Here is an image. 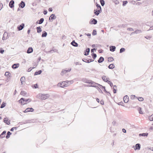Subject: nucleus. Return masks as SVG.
Instances as JSON below:
<instances>
[{
    "instance_id": "nucleus-27",
    "label": "nucleus",
    "mask_w": 153,
    "mask_h": 153,
    "mask_svg": "<svg viewBox=\"0 0 153 153\" xmlns=\"http://www.w3.org/2000/svg\"><path fill=\"white\" fill-rule=\"evenodd\" d=\"M47 33L45 31H44L42 32V37H45L47 36Z\"/></svg>"
},
{
    "instance_id": "nucleus-2",
    "label": "nucleus",
    "mask_w": 153,
    "mask_h": 153,
    "mask_svg": "<svg viewBox=\"0 0 153 153\" xmlns=\"http://www.w3.org/2000/svg\"><path fill=\"white\" fill-rule=\"evenodd\" d=\"M50 96L49 94H39L37 95L38 98L41 100H45L49 98Z\"/></svg>"
},
{
    "instance_id": "nucleus-45",
    "label": "nucleus",
    "mask_w": 153,
    "mask_h": 153,
    "mask_svg": "<svg viewBox=\"0 0 153 153\" xmlns=\"http://www.w3.org/2000/svg\"><path fill=\"white\" fill-rule=\"evenodd\" d=\"M128 3L127 1H123V6H125L126 5V4Z\"/></svg>"
},
{
    "instance_id": "nucleus-60",
    "label": "nucleus",
    "mask_w": 153,
    "mask_h": 153,
    "mask_svg": "<svg viewBox=\"0 0 153 153\" xmlns=\"http://www.w3.org/2000/svg\"><path fill=\"white\" fill-rule=\"evenodd\" d=\"M48 10L50 12H52L53 10L51 8H49L48 9Z\"/></svg>"
},
{
    "instance_id": "nucleus-55",
    "label": "nucleus",
    "mask_w": 153,
    "mask_h": 153,
    "mask_svg": "<svg viewBox=\"0 0 153 153\" xmlns=\"http://www.w3.org/2000/svg\"><path fill=\"white\" fill-rule=\"evenodd\" d=\"M135 96L134 95H131V99H133L135 97Z\"/></svg>"
},
{
    "instance_id": "nucleus-11",
    "label": "nucleus",
    "mask_w": 153,
    "mask_h": 153,
    "mask_svg": "<svg viewBox=\"0 0 153 153\" xmlns=\"http://www.w3.org/2000/svg\"><path fill=\"white\" fill-rule=\"evenodd\" d=\"M33 49L32 47H29L27 49V53H30L33 52Z\"/></svg>"
},
{
    "instance_id": "nucleus-19",
    "label": "nucleus",
    "mask_w": 153,
    "mask_h": 153,
    "mask_svg": "<svg viewBox=\"0 0 153 153\" xmlns=\"http://www.w3.org/2000/svg\"><path fill=\"white\" fill-rule=\"evenodd\" d=\"M116 49V47L115 46H112L110 47V50L112 52L114 51Z\"/></svg>"
},
{
    "instance_id": "nucleus-46",
    "label": "nucleus",
    "mask_w": 153,
    "mask_h": 153,
    "mask_svg": "<svg viewBox=\"0 0 153 153\" xmlns=\"http://www.w3.org/2000/svg\"><path fill=\"white\" fill-rule=\"evenodd\" d=\"M115 3V4H117L119 3V1L117 0H112Z\"/></svg>"
},
{
    "instance_id": "nucleus-64",
    "label": "nucleus",
    "mask_w": 153,
    "mask_h": 153,
    "mask_svg": "<svg viewBox=\"0 0 153 153\" xmlns=\"http://www.w3.org/2000/svg\"><path fill=\"white\" fill-rule=\"evenodd\" d=\"M47 13V11L46 10H45L44 12V15H46Z\"/></svg>"
},
{
    "instance_id": "nucleus-40",
    "label": "nucleus",
    "mask_w": 153,
    "mask_h": 153,
    "mask_svg": "<svg viewBox=\"0 0 153 153\" xmlns=\"http://www.w3.org/2000/svg\"><path fill=\"white\" fill-rule=\"evenodd\" d=\"M95 84H96V83H95L94 82H93V81H92V82L91 83V85H91V86H91V87H96V86L95 85H95Z\"/></svg>"
},
{
    "instance_id": "nucleus-32",
    "label": "nucleus",
    "mask_w": 153,
    "mask_h": 153,
    "mask_svg": "<svg viewBox=\"0 0 153 153\" xmlns=\"http://www.w3.org/2000/svg\"><path fill=\"white\" fill-rule=\"evenodd\" d=\"M31 99H27V100H24V102L26 103V104L27 103H28L29 102H30L31 101Z\"/></svg>"
},
{
    "instance_id": "nucleus-5",
    "label": "nucleus",
    "mask_w": 153,
    "mask_h": 153,
    "mask_svg": "<svg viewBox=\"0 0 153 153\" xmlns=\"http://www.w3.org/2000/svg\"><path fill=\"white\" fill-rule=\"evenodd\" d=\"M14 1L13 0H11L10 1V3H9V5L10 7L11 8H13L14 7Z\"/></svg>"
},
{
    "instance_id": "nucleus-1",
    "label": "nucleus",
    "mask_w": 153,
    "mask_h": 153,
    "mask_svg": "<svg viewBox=\"0 0 153 153\" xmlns=\"http://www.w3.org/2000/svg\"><path fill=\"white\" fill-rule=\"evenodd\" d=\"M73 82V81L72 80L63 81L62 83H58L57 85L58 86L62 88H64L67 87L69 85L72 84Z\"/></svg>"
},
{
    "instance_id": "nucleus-26",
    "label": "nucleus",
    "mask_w": 153,
    "mask_h": 153,
    "mask_svg": "<svg viewBox=\"0 0 153 153\" xmlns=\"http://www.w3.org/2000/svg\"><path fill=\"white\" fill-rule=\"evenodd\" d=\"M7 33L6 32H5L4 33L3 37H2V39L3 40H6L7 39V38H5V36H7Z\"/></svg>"
},
{
    "instance_id": "nucleus-31",
    "label": "nucleus",
    "mask_w": 153,
    "mask_h": 153,
    "mask_svg": "<svg viewBox=\"0 0 153 153\" xmlns=\"http://www.w3.org/2000/svg\"><path fill=\"white\" fill-rule=\"evenodd\" d=\"M42 71L41 70H39L38 71H36L34 74V75H37L41 73Z\"/></svg>"
},
{
    "instance_id": "nucleus-35",
    "label": "nucleus",
    "mask_w": 153,
    "mask_h": 153,
    "mask_svg": "<svg viewBox=\"0 0 153 153\" xmlns=\"http://www.w3.org/2000/svg\"><path fill=\"white\" fill-rule=\"evenodd\" d=\"M100 2L102 6H103L104 5L105 3L104 0H100Z\"/></svg>"
},
{
    "instance_id": "nucleus-43",
    "label": "nucleus",
    "mask_w": 153,
    "mask_h": 153,
    "mask_svg": "<svg viewBox=\"0 0 153 153\" xmlns=\"http://www.w3.org/2000/svg\"><path fill=\"white\" fill-rule=\"evenodd\" d=\"M5 106V104L4 103V102H3L2 104L1 105L0 108H4Z\"/></svg>"
},
{
    "instance_id": "nucleus-15",
    "label": "nucleus",
    "mask_w": 153,
    "mask_h": 153,
    "mask_svg": "<svg viewBox=\"0 0 153 153\" xmlns=\"http://www.w3.org/2000/svg\"><path fill=\"white\" fill-rule=\"evenodd\" d=\"M90 23L95 25L97 23V21L95 19H93L92 20H91L90 22Z\"/></svg>"
},
{
    "instance_id": "nucleus-54",
    "label": "nucleus",
    "mask_w": 153,
    "mask_h": 153,
    "mask_svg": "<svg viewBox=\"0 0 153 153\" xmlns=\"http://www.w3.org/2000/svg\"><path fill=\"white\" fill-rule=\"evenodd\" d=\"M97 84L98 85H99V86H100V88H104V89H105V87H104V86H102V85H100V84Z\"/></svg>"
},
{
    "instance_id": "nucleus-10",
    "label": "nucleus",
    "mask_w": 153,
    "mask_h": 153,
    "mask_svg": "<svg viewBox=\"0 0 153 153\" xmlns=\"http://www.w3.org/2000/svg\"><path fill=\"white\" fill-rule=\"evenodd\" d=\"M25 2L23 1H21L19 4V7H21V8H23L25 7Z\"/></svg>"
},
{
    "instance_id": "nucleus-12",
    "label": "nucleus",
    "mask_w": 153,
    "mask_h": 153,
    "mask_svg": "<svg viewBox=\"0 0 153 153\" xmlns=\"http://www.w3.org/2000/svg\"><path fill=\"white\" fill-rule=\"evenodd\" d=\"M140 144L137 143L135 145V150H139L140 149Z\"/></svg>"
},
{
    "instance_id": "nucleus-52",
    "label": "nucleus",
    "mask_w": 153,
    "mask_h": 153,
    "mask_svg": "<svg viewBox=\"0 0 153 153\" xmlns=\"http://www.w3.org/2000/svg\"><path fill=\"white\" fill-rule=\"evenodd\" d=\"M108 59H109V60H110V61H113L114 60V59L113 57H109L108 58Z\"/></svg>"
},
{
    "instance_id": "nucleus-14",
    "label": "nucleus",
    "mask_w": 153,
    "mask_h": 153,
    "mask_svg": "<svg viewBox=\"0 0 153 153\" xmlns=\"http://www.w3.org/2000/svg\"><path fill=\"white\" fill-rule=\"evenodd\" d=\"M102 79L104 81L106 82L109 79V78L106 76H103L102 77Z\"/></svg>"
},
{
    "instance_id": "nucleus-63",
    "label": "nucleus",
    "mask_w": 153,
    "mask_h": 153,
    "mask_svg": "<svg viewBox=\"0 0 153 153\" xmlns=\"http://www.w3.org/2000/svg\"><path fill=\"white\" fill-rule=\"evenodd\" d=\"M85 34L86 35H87L88 36H91V34H90V33H88V34H87L86 33H85Z\"/></svg>"
},
{
    "instance_id": "nucleus-50",
    "label": "nucleus",
    "mask_w": 153,
    "mask_h": 153,
    "mask_svg": "<svg viewBox=\"0 0 153 153\" xmlns=\"http://www.w3.org/2000/svg\"><path fill=\"white\" fill-rule=\"evenodd\" d=\"M17 127H13L11 129L10 131H13L14 129H17Z\"/></svg>"
},
{
    "instance_id": "nucleus-44",
    "label": "nucleus",
    "mask_w": 153,
    "mask_h": 153,
    "mask_svg": "<svg viewBox=\"0 0 153 153\" xmlns=\"http://www.w3.org/2000/svg\"><path fill=\"white\" fill-rule=\"evenodd\" d=\"M92 81L90 80H87L85 82L89 83L91 85Z\"/></svg>"
},
{
    "instance_id": "nucleus-48",
    "label": "nucleus",
    "mask_w": 153,
    "mask_h": 153,
    "mask_svg": "<svg viewBox=\"0 0 153 153\" xmlns=\"http://www.w3.org/2000/svg\"><path fill=\"white\" fill-rule=\"evenodd\" d=\"M138 100L139 101H142L143 100V98L142 97H139L138 98Z\"/></svg>"
},
{
    "instance_id": "nucleus-25",
    "label": "nucleus",
    "mask_w": 153,
    "mask_h": 153,
    "mask_svg": "<svg viewBox=\"0 0 153 153\" xmlns=\"http://www.w3.org/2000/svg\"><path fill=\"white\" fill-rule=\"evenodd\" d=\"M114 67L115 65L113 64H110L108 67V68L110 69H112L114 68Z\"/></svg>"
},
{
    "instance_id": "nucleus-29",
    "label": "nucleus",
    "mask_w": 153,
    "mask_h": 153,
    "mask_svg": "<svg viewBox=\"0 0 153 153\" xmlns=\"http://www.w3.org/2000/svg\"><path fill=\"white\" fill-rule=\"evenodd\" d=\"M86 61H85V62H87V63H89L91 62H93L94 61V60L93 59H85Z\"/></svg>"
},
{
    "instance_id": "nucleus-17",
    "label": "nucleus",
    "mask_w": 153,
    "mask_h": 153,
    "mask_svg": "<svg viewBox=\"0 0 153 153\" xmlns=\"http://www.w3.org/2000/svg\"><path fill=\"white\" fill-rule=\"evenodd\" d=\"M20 94L22 95L23 96H28V94H27V93L24 91H21L20 93Z\"/></svg>"
},
{
    "instance_id": "nucleus-9",
    "label": "nucleus",
    "mask_w": 153,
    "mask_h": 153,
    "mask_svg": "<svg viewBox=\"0 0 153 153\" xmlns=\"http://www.w3.org/2000/svg\"><path fill=\"white\" fill-rule=\"evenodd\" d=\"M142 33V31L140 30H137L135 31L132 32L131 34H134L136 33V34H140Z\"/></svg>"
},
{
    "instance_id": "nucleus-7",
    "label": "nucleus",
    "mask_w": 153,
    "mask_h": 153,
    "mask_svg": "<svg viewBox=\"0 0 153 153\" xmlns=\"http://www.w3.org/2000/svg\"><path fill=\"white\" fill-rule=\"evenodd\" d=\"M71 70V68L68 70H63L61 72V74L62 75H63L64 74H65L66 73L70 71Z\"/></svg>"
},
{
    "instance_id": "nucleus-61",
    "label": "nucleus",
    "mask_w": 153,
    "mask_h": 153,
    "mask_svg": "<svg viewBox=\"0 0 153 153\" xmlns=\"http://www.w3.org/2000/svg\"><path fill=\"white\" fill-rule=\"evenodd\" d=\"M122 131L123 132L125 133L126 132V130L125 129L123 128L122 129Z\"/></svg>"
},
{
    "instance_id": "nucleus-37",
    "label": "nucleus",
    "mask_w": 153,
    "mask_h": 153,
    "mask_svg": "<svg viewBox=\"0 0 153 153\" xmlns=\"http://www.w3.org/2000/svg\"><path fill=\"white\" fill-rule=\"evenodd\" d=\"M91 56L94 59H95L97 57V55L95 53H92L91 54Z\"/></svg>"
},
{
    "instance_id": "nucleus-3",
    "label": "nucleus",
    "mask_w": 153,
    "mask_h": 153,
    "mask_svg": "<svg viewBox=\"0 0 153 153\" xmlns=\"http://www.w3.org/2000/svg\"><path fill=\"white\" fill-rule=\"evenodd\" d=\"M34 111L33 109L32 108H28L24 111V112H27L30 111L33 112Z\"/></svg>"
},
{
    "instance_id": "nucleus-16",
    "label": "nucleus",
    "mask_w": 153,
    "mask_h": 153,
    "mask_svg": "<svg viewBox=\"0 0 153 153\" xmlns=\"http://www.w3.org/2000/svg\"><path fill=\"white\" fill-rule=\"evenodd\" d=\"M6 132L5 131H4L0 135V137L1 138H3L5 137Z\"/></svg>"
},
{
    "instance_id": "nucleus-53",
    "label": "nucleus",
    "mask_w": 153,
    "mask_h": 153,
    "mask_svg": "<svg viewBox=\"0 0 153 153\" xmlns=\"http://www.w3.org/2000/svg\"><path fill=\"white\" fill-rule=\"evenodd\" d=\"M34 87L35 88H38V87L37 84H34Z\"/></svg>"
},
{
    "instance_id": "nucleus-51",
    "label": "nucleus",
    "mask_w": 153,
    "mask_h": 153,
    "mask_svg": "<svg viewBox=\"0 0 153 153\" xmlns=\"http://www.w3.org/2000/svg\"><path fill=\"white\" fill-rule=\"evenodd\" d=\"M35 68V67H30V68H29L28 69V71H31L32 69H33V68Z\"/></svg>"
},
{
    "instance_id": "nucleus-58",
    "label": "nucleus",
    "mask_w": 153,
    "mask_h": 153,
    "mask_svg": "<svg viewBox=\"0 0 153 153\" xmlns=\"http://www.w3.org/2000/svg\"><path fill=\"white\" fill-rule=\"evenodd\" d=\"M9 73L8 72H6L5 73V75L7 76L9 75Z\"/></svg>"
},
{
    "instance_id": "nucleus-36",
    "label": "nucleus",
    "mask_w": 153,
    "mask_h": 153,
    "mask_svg": "<svg viewBox=\"0 0 153 153\" xmlns=\"http://www.w3.org/2000/svg\"><path fill=\"white\" fill-rule=\"evenodd\" d=\"M44 21V19L43 18H42L41 19H40V20H39V24H42L43 21Z\"/></svg>"
},
{
    "instance_id": "nucleus-62",
    "label": "nucleus",
    "mask_w": 153,
    "mask_h": 153,
    "mask_svg": "<svg viewBox=\"0 0 153 153\" xmlns=\"http://www.w3.org/2000/svg\"><path fill=\"white\" fill-rule=\"evenodd\" d=\"M96 6L97 7H101L100 5H99L97 4H96Z\"/></svg>"
},
{
    "instance_id": "nucleus-13",
    "label": "nucleus",
    "mask_w": 153,
    "mask_h": 153,
    "mask_svg": "<svg viewBox=\"0 0 153 153\" xmlns=\"http://www.w3.org/2000/svg\"><path fill=\"white\" fill-rule=\"evenodd\" d=\"M24 98H22L19 100V102L22 105H24L26 104V103L24 102Z\"/></svg>"
},
{
    "instance_id": "nucleus-22",
    "label": "nucleus",
    "mask_w": 153,
    "mask_h": 153,
    "mask_svg": "<svg viewBox=\"0 0 153 153\" xmlns=\"http://www.w3.org/2000/svg\"><path fill=\"white\" fill-rule=\"evenodd\" d=\"M4 122L7 124L8 125H9L10 124V121L8 122V119L7 118H4Z\"/></svg>"
},
{
    "instance_id": "nucleus-24",
    "label": "nucleus",
    "mask_w": 153,
    "mask_h": 153,
    "mask_svg": "<svg viewBox=\"0 0 153 153\" xmlns=\"http://www.w3.org/2000/svg\"><path fill=\"white\" fill-rule=\"evenodd\" d=\"M101 12H99V11H98V10L97 9H94V13L97 16Z\"/></svg>"
},
{
    "instance_id": "nucleus-59",
    "label": "nucleus",
    "mask_w": 153,
    "mask_h": 153,
    "mask_svg": "<svg viewBox=\"0 0 153 153\" xmlns=\"http://www.w3.org/2000/svg\"><path fill=\"white\" fill-rule=\"evenodd\" d=\"M95 51L96 49L95 48H94L91 50V53H94V51Z\"/></svg>"
},
{
    "instance_id": "nucleus-57",
    "label": "nucleus",
    "mask_w": 153,
    "mask_h": 153,
    "mask_svg": "<svg viewBox=\"0 0 153 153\" xmlns=\"http://www.w3.org/2000/svg\"><path fill=\"white\" fill-rule=\"evenodd\" d=\"M149 119L151 121H153V116L152 117H150L149 118Z\"/></svg>"
},
{
    "instance_id": "nucleus-39",
    "label": "nucleus",
    "mask_w": 153,
    "mask_h": 153,
    "mask_svg": "<svg viewBox=\"0 0 153 153\" xmlns=\"http://www.w3.org/2000/svg\"><path fill=\"white\" fill-rule=\"evenodd\" d=\"M114 87H115L116 88H117V87L116 85H114V86L113 87V92L114 93H115L116 92V88H114Z\"/></svg>"
},
{
    "instance_id": "nucleus-56",
    "label": "nucleus",
    "mask_w": 153,
    "mask_h": 153,
    "mask_svg": "<svg viewBox=\"0 0 153 153\" xmlns=\"http://www.w3.org/2000/svg\"><path fill=\"white\" fill-rule=\"evenodd\" d=\"M4 51V50L1 49L0 51V52L1 54H3Z\"/></svg>"
},
{
    "instance_id": "nucleus-38",
    "label": "nucleus",
    "mask_w": 153,
    "mask_h": 153,
    "mask_svg": "<svg viewBox=\"0 0 153 153\" xmlns=\"http://www.w3.org/2000/svg\"><path fill=\"white\" fill-rule=\"evenodd\" d=\"M125 49L124 48H122L120 50V53H122L125 51Z\"/></svg>"
},
{
    "instance_id": "nucleus-42",
    "label": "nucleus",
    "mask_w": 153,
    "mask_h": 153,
    "mask_svg": "<svg viewBox=\"0 0 153 153\" xmlns=\"http://www.w3.org/2000/svg\"><path fill=\"white\" fill-rule=\"evenodd\" d=\"M97 34V31L96 30H94L93 31L92 34L93 35H95Z\"/></svg>"
},
{
    "instance_id": "nucleus-4",
    "label": "nucleus",
    "mask_w": 153,
    "mask_h": 153,
    "mask_svg": "<svg viewBox=\"0 0 153 153\" xmlns=\"http://www.w3.org/2000/svg\"><path fill=\"white\" fill-rule=\"evenodd\" d=\"M24 23H22L21 25L17 27V29L19 30H21L24 28Z\"/></svg>"
},
{
    "instance_id": "nucleus-41",
    "label": "nucleus",
    "mask_w": 153,
    "mask_h": 153,
    "mask_svg": "<svg viewBox=\"0 0 153 153\" xmlns=\"http://www.w3.org/2000/svg\"><path fill=\"white\" fill-rule=\"evenodd\" d=\"M138 111H139V113L140 114H143V113L141 111V108H138Z\"/></svg>"
},
{
    "instance_id": "nucleus-20",
    "label": "nucleus",
    "mask_w": 153,
    "mask_h": 153,
    "mask_svg": "<svg viewBox=\"0 0 153 153\" xmlns=\"http://www.w3.org/2000/svg\"><path fill=\"white\" fill-rule=\"evenodd\" d=\"M104 60V58L103 57L101 56L98 60V62L99 63H100L103 62Z\"/></svg>"
},
{
    "instance_id": "nucleus-6",
    "label": "nucleus",
    "mask_w": 153,
    "mask_h": 153,
    "mask_svg": "<svg viewBox=\"0 0 153 153\" xmlns=\"http://www.w3.org/2000/svg\"><path fill=\"white\" fill-rule=\"evenodd\" d=\"M56 17L55 16V15L54 14H52L49 17V20H52V22L54 19H56Z\"/></svg>"
},
{
    "instance_id": "nucleus-47",
    "label": "nucleus",
    "mask_w": 153,
    "mask_h": 153,
    "mask_svg": "<svg viewBox=\"0 0 153 153\" xmlns=\"http://www.w3.org/2000/svg\"><path fill=\"white\" fill-rule=\"evenodd\" d=\"M98 10V11L99 12H102V10H101V7H97V9Z\"/></svg>"
},
{
    "instance_id": "nucleus-34",
    "label": "nucleus",
    "mask_w": 153,
    "mask_h": 153,
    "mask_svg": "<svg viewBox=\"0 0 153 153\" xmlns=\"http://www.w3.org/2000/svg\"><path fill=\"white\" fill-rule=\"evenodd\" d=\"M25 80V78L24 76L22 77L20 79V81L22 83V84L23 82H24Z\"/></svg>"
},
{
    "instance_id": "nucleus-23",
    "label": "nucleus",
    "mask_w": 153,
    "mask_h": 153,
    "mask_svg": "<svg viewBox=\"0 0 153 153\" xmlns=\"http://www.w3.org/2000/svg\"><path fill=\"white\" fill-rule=\"evenodd\" d=\"M19 66V64H13L12 66V68L13 69H16Z\"/></svg>"
},
{
    "instance_id": "nucleus-33",
    "label": "nucleus",
    "mask_w": 153,
    "mask_h": 153,
    "mask_svg": "<svg viewBox=\"0 0 153 153\" xmlns=\"http://www.w3.org/2000/svg\"><path fill=\"white\" fill-rule=\"evenodd\" d=\"M148 135V133H143L142 134H139V136H147Z\"/></svg>"
},
{
    "instance_id": "nucleus-30",
    "label": "nucleus",
    "mask_w": 153,
    "mask_h": 153,
    "mask_svg": "<svg viewBox=\"0 0 153 153\" xmlns=\"http://www.w3.org/2000/svg\"><path fill=\"white\" fill-rule=\"evenodd\" d=\"M11 134V133L10 131H8L7 132V135L6 136V138L7 139L9 138L10 137V135Z\"/></svg>"
},
{
    "instance_id": "nucleus-28",
    "label": "nucleus",
    "mask_w": 153,
    "mask_h": 153,
    "mask_svg": "<svg viewBox=\"0 0 153 153\" xmlns=\"http://www.w3.org/2000/svg\"><path fill=\"white\" fill-rule=\"evenodd\" d=\"M36 29L37 30V32L38 33L41 32L42 31L41 28L40 27H36Z\"/></svg>"
},
{
    "instance_id": "nucleus-18",
    "label": "nucleus",
    "mask_w": 153,
    "mask_h": 153,
    "mask_svg": "<svg viewBox=\"0 0 153 153\" xmlns=\"http://www.w3.org/2000/svg\"><path fill=\"white\" fill-rule=\"evenodd\" d=\"M71 44L74 47H77L78 46V44L75 42L74 40H73L71 42Z\"/></svg>"
},
{
    "instance_id": "nucleus-8",
    "label": "nucleus",
    "mask_w": 153,
    "mask_h": 153,
    "mask_svg": "<svg viewBox=\"0 0 153 153\" xmlns=\"http://www.w3.org/2000/svg\"><path fill=\"white\" fill-rule=\"evenodd\" d=\"M124 102L125 103H127L129 99L127 95H126L123 98Z\"/></svg>"
},
{
    "instance_id": "nucleus-49",
    "label": "nucleus",
    "mask_w": 153,
    "mask_h": 153,
    "mask_svg": "<svg viewBox=\"0 0 153 153\" xmlns=\"http://www.w3.org/2000/svg\"><path fill=\"white\" fill-rule=\"evenodd\" d=\"M127 30H128L131 31H133L134 30L133 28H128L127 29Z\"/></svg>"
},
{
    "instance_id": "nucleus-21",
    "label": "nucleus",
    "mask_w": 153,
    "mask_h": 153,
    "mask_svg": "<svg viewBox=\"0 0 153 153\" xmlns=\"http://www.w3.org/2000/svg\"><path fill=\"white\" fill-rule=\"evenodd\" d=\"M90 49L89 48H87L85 50V52L84 55L85 56H87L88 55L89 53L90 52Z\"/></svg>"
}]
</instances>
